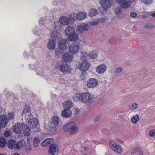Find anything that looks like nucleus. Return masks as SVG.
Instances as JSON below:
<instances>
[{"label": "nucleus", "instance_id": "obj_1", "mask_svg": "<svg viewBox=\"0 0 155 155\" xmlns=\"http://www.w3.org/2000/svg\"><path fill=\"white\" fill-rule=\"evenodd\" d=\"M51 39H49L47 44V48L49 50L55 49L56 46V41L59 40L61 38V35L58 32L54 31L51 34Z\"/></svg>", "mask_w": 155, "mask_h": 155}, {"label": "nucleus", "instance_id": "obj_2", "mask_svg": "<svg viewBox=\"0 0 155 155\" xmlns=\"http://www.w3.org/2000/svg\"><path fill=\"white\" fill-rule=\"evenodd\" d=\"M70 19L69 17L63 16L59 18L58 22H54L53 26L54 30L56 31H58L61 30L63 26L68 25L70 23Z\"/></svg>", "mask_w": 155, "mask_h": 155}, {"label": "nucleus", "instance_id": "obj_3", "mask_svg": "<svg viewBox=\"0 0 155 155\" xmlns=\"http://www.w3.org/2000/svg\"><path fill=\"white\" fill-rule=\"evenodd\" d=\"M64 33L68 39L71 41H76L79 39V35L75 32L74 27L71 26L67 27L64 30Z\"/></svg>", "mask_w": 155, "mask_h": 155}, {"label": "nucleus", "instance_id": "obj_4", "mask_svg": "<svg viewBox=\"0 0 155 155\" xmlns=\"http://www.w3.org/2000/svg\"><path fill=\"white\" fill-rule=\"evenodd\" d=\"M58 45L59 48H56L55 50V55L59 57L68 47V41L66 39H61L58 42Z\"/></svg>", "mask_w": 155, "mask_h": 155}, {"label": "nucleus", "instance_id": "obj_5", "mask_svg": "<svg viewBox=\"0 0 155 155\" xmlns=\"http://www.w3.org/2000/svg\"><path fill=\"white\" fill-rule=\"evenodd\" d=\"M87 16V14L86 13L84 12H80L77 14L73 13L72 14L71 17V19L74 21L77 20L81 21L84 19L86 18Z\"/></svg>", "mask_w": 155, "mask_h": 155}, {"label": "nucleus", "instance_id": "obj_6", "mask_svg": "<svg viewBox=\"0 0 155 155\" xmlns=\"http://www.w3.org/2000/svg\"><path fill=\"white\" fill-rule=\"evenodd\" d=\"M79 45L77 43L74 42L69 47V51L71 54L77 53L80 49Z\"/></svg>", "mask_w": 155, "mask_h": 155}, {"label": "nucleus", "instance_id": "obj_7", "mask_svg": "<svg viewBox=\"0 0 155 155\" xmlns=\"http://www.w3.org/2000/svg\"><path fill=\"white\" fill-rule=\"evenodd\" d=\"M57 68L61 72L66 74L70 73L72 70L70 66L67 64H58Z\"/></svg>", "mask_w": 155, "mask_h": 155}, {"label": "nucleus", "instance_id": "obj_8", "mask_svg": "<svg viewBox=\"0 0 155 155\" xmlns=\"http://www.w3.org/2000/svg\"><path fill=\"white\" fill-rule=\"evenodd\" d=\"M81 102L84 103H87L92 101L91 95L88 92H85L81 93Z\"/></svg>", "mask_w": 155, "mask_h": 155}, {"label": "nucleus", "instance_id": "obj_9", "mask_svg": "<svg viewBox=\"0 0 155 155\" xmlns=\"http://www.w3.org/2000/svg\"><path fill=\"white\" fill-rule=\"evenodd\" d=\"M58 147L57 144L53 143L50 145L48 151L49 155H58Z\"/></svg>", "mask_w": 155, "mask_h": 155}, {"label": "nucleus", "instance_id": "obj_10", "mask_svg": "<svg viewBox=\"0 0 155 155\" xmlns=\"http://www.w3.org/2000/svg\"><path fill=\"white\" fill-rule=\"evenodd\" d=\"M109 143L110 147L114 151L120 153L122 152V150L121 146L117 144L115 141H110Z\"/></svg>", "mask_w": 155, "mask_h": 155}, {"label": "nucleus", "instance_id": "obj_11", "mask_svg": "<svg viewBox=\"0 0 155 155\" xmlns=\"http://www.w3.org/2000/svg\"><path fill=\"white\" fill-rule=\"evenodd\" d=\"M77 30L79 33H82L84 31H89L91 29L90 26L85 23H82L78 25L77 28Z\"/></svg>", "mask_w": 155, "mask_h": 155}, {"label": "nucleus", "instance_id": "obj_12", "mask_svg": "<svg viewBox=\"0 0 155 155\" xmlns=\"http://www.w3.org/2000/svg\"><path fill=\"white\" fill-rule=\"evenodd\" d=\"M90 64L86 60L82 62L79 64V69L83 71H85L89 69Z\"/></svg>", "mask_w": 155, "mask_h": 155}, {"label": "nucleus", "instance_id": "obj_13", "mask_svg": "<svg viewBox=\"0 0 155 155\" xmlns=\"http://www.w3.org/2000/svg\"><path fill=\"white\" fill-rule=\"evenodd\" d=\"M72 54L68 52L64 53L62 57V60L66 63L71 62L74 59V56Z\"/></svg>", "mask_w": 155, "mask_h": 155}, {"label": "nucleus", "instance_id": "obj_14", "mask_svg": "<svg viewBox=\"0 0 155 155\" xmlns=\"http://www.w3.org/2000/svg\"><path fill=\"white\" fill-rule=\"evenodd\" d=\"M98 84L97 81L94 78H91L87 81V86L89 88H94L97 86Z\"/></svg>", "mask_w": 155, "mask_h": 155}, {"label": "nucleus", "instance_id": "obj_15", "mask_svg": "<svg viewBox=\"0 0 155 155\" xmlns=\"http://www.w3.org/2000/svg\"><path fill=\"white\" fill-rule=\"evenodd\" d=\"M23 124L21 123H16L13 127V132L17 134L20 133L23 129Z\"/></svg>", "mask_w": 155, "mask_h": 155}, {"label": "nucleus", "instance_id": "obj_16", "mask_svg": "<svg viewBox=\"0 0 155 155\" xmlns=\"http://www.w3.org/2000/svg\"><path fill=\"white\" fill-rule=\"evenodd\" d=\"M110 0H100V3L101 7L104 9L106 10L111 6Z\"/></svg>", "mask_w": 155, "mask_h": 155}, {"label": "nucleus", "instance_id": "obj_17", "mask_svg": "<svg viewBox=\"0 0 155 155\" xmlns=\"http://www.w3.org/2000/svg\"><path fill=\"white\" fill-rule=\"evenodd\" d=\"M59 118L57 116H54L52 117L51 122L50 124L51 127L55 128L58 125L59 123Z\"/></svg>", "mask_w": 155, "mask_h": 155}, {"label": "nucleus", "instance_id": "obj_18", "mask_svg": "<svg viewBox=\"0 0 155 155\" xmlns=\"http://www.w3.org/2000/svg\"><path fill=\"white\" fill-rule=\"evenodd\" d=\"M107 70V67L104 64H101L97 66L96 68V72L99 74L103 73Z\"/></svg>", "mask_w": 155, "mask_h": 155}, {"label": "nucleus", "instance_id": "obj_19", "mask_svg": "<svg viewBox=\"0 0 155 155\" xmlns=\"http://www.w3.org/2000/svg\"><path fill=\"white\" fill-rule=\"evenodd\" d=\"M8 120L6 119V116L2 115L0 116V126L3 127H5L7 126Z\"/></svg>", "mask_w": 155, "mask_h": 155}, {"label": "nucleus", "instance_id": "obj_20", "mask_svg": "<svg viewBox=\"0 0 155 155\" xmlns=\"http://www.w3.org/2000/svg\"><path fill=\"white\" fill-rule=\"evenodd\" d=\"M28 122L31 129L35 128L38 123L37 119L35 118L30 119Z\"/></svg>", "mask_w": 155, "mask_h": 155}, {"label": "nucleus", "instance_id": "obj_21", "mask_svg": "<svg viewBox=\"0 0 155 155\" xmlns=\"http://www.w3.org/2000/svg\"><path fill=\"white\" fill-rule=\"evenodd\" d=\"M72 114L71 110L68 109H64L61 112V115L65 118H69L71 117Z\"/></svg>", "mask_w": 155, "mask_h": 155}, {"label": "nucleus", "instance_id": "obj_22", "mask_svg": "<svg viewBox=\"0 0 155 155\" xmlns=\"http://www.w3.org/2000/svg\"><path fill=\"white\" fill-rule=\"evenodd\" d=\"M78 128L76 125L75 123L73 122L70 131V134H75L78 132Z\"/></svg>", "mask_w": 155, "mask_h": 155}, {"label": "nucleus", "instance_id": "obj_23", "mask_svg": "<svg viewBox=\"0 0 155 155\" xmlns=\"http://www.w3.org/2000/svg\"><path fill=\"white\" fill-rule=\"evenodd\" d=\"M62 104L63 107L65 109H69L73 106L72 102L69 100H67L64 102Z\"/></svg>", "mask_w": 155, "mask_h": 155}, {"label": "nucleus", "instance_id": "obj_24", "mask_svg": "<svg viewBox=\"0 0 155 155\" xmlns=\"http://www.w3.org/2000/svg\"><path fill=\"white\" fill-rule=\"evenodd\" d=\"M121 7L123 8H128L131 5V3L129 1H127L124 0L121 3H119Z\"/></svg>", "mask_w": 155, "mask_h": 155}, {"label": "nucleus", "instance_id": "obj_25", "mask_svg": "<svg viewBox=\"0 0 155 155\" xmlns=\"http://www.w3.org/2000/svg\"><path fill=\"white\" fill-rule=\"evenodd\" d=\"M73 122H68L65 124L63 126V129L65 132L70 131V129Z\"/></svg>", "mask_w": 155, "mask_h": 155}, {"label": "nucleus", "instance_id": "obj_26", "mask_svg": "<svg viewBox=\"0 0 155 155\" xmlns=\"http://www.w3.org/2000/svg\"><path fill=\"white\" fill-rule=\"evenodd\" d=\"M8 147L11 149L16 148V141L14 140H9L7 144Z\"/></svg>", "mask_w": 155, "mask_h": 155}, {"label": "nucleus", "instance_id": "obj_27", "mask_svg": "<svg viewBox=\"0 0 155 155\" xmlns=\"http://www.w3.org/2000/svg\"><path fill=\"white\" fill-rule=\"evenodd\" d=\"M53 141V139L51 138H47L43 141L41 144L43 147H45L48 146V144L52 142Z\"/></svg>", "mask_w": 155, "mask_h": 155}, {"label": "nucleus", "instance_id": "obj_28", "mask_svg": "<svg viewBox=\"0 0 155 155\" xmlns=\"http://www.w3.org/2000/svg\"><path fill=\"white\" fill-rule=\"evenodd\" d=\"M98 55V52L96 50H94L89 52V55L91 59L96 58Z\"/></svg>", "mask_w": 155, "mask_h": 155}, {"label": "nucleus", "instance_id": "obj_29", "mask_svg": "<svg viewBox=\"0 0 155 155\" xmlns=\"http://www.w3.org/2000/svg\"><path fill=\"white\" fill-rule=\"evenodd\" d=\"M23 130L24 134L26 136H29L31 132L30 128H29L28 126L27 125L24 127V128Z\"/></svg>", "mask_w": 155, "mask_h": 155}, {"label": "nucleus", "instance_id": "obj_30", "mask_svg": "<svg viewBox=\"0 0 155 155\" xmlns=\"http://www.w3.org/2000/svg\"><path fill=\"white\" fill-rule=\"evenodd\" d=\"M131 120L132 123L136 124L139 120V117L138 114H136L131 117Z\"/></svg>", "mask_w": 155, "mask_h": 155}, {"label": "nucleus", "instance_id": "obj_31", "mask_svg": "<svg viewBox=\"0 0 155 155\" xmlns=\"http://www.w3.org/2000/svg\"><path fill=\"white\" fill-rule=\"evenodd\" d=\"M97 13V11L96 9L92 8L89 10L88 15L91 17H93L96 15Z\"/></svg>", "mask_w": 155, "mask_h": 155}, {"label": "nucleus", "instance_id": "obj_32", "mask_svg": "<svg viewBox=\"0 0 155 155\" xmlns=\"http://www.w3.org/2000/svg\"><path fill=\"white\" fill-rule=\"evenodd\" d=\"M81 94L76 93L73 97V99L74 101H78L81 102Z\"/></svg>", "mask_w": 155, "mask_h": 155}, {"label": "nucleus", "instance_id": "obj_33", "mask_svg": "<svg viewBox=\"0 0 155 155\" xmlns=\"http://www.w3.org/2000/svg\"><path fill=\"white\" fill-rule=\"evenodd\" d=\"M6 144L5 139L3 137H0V147L2 148L4 147Z\"/></svg>", "mask_w": 155, "mask_h": 155}, {"label": "nucleus", "instance_id": "obj_34", "mask_svg": "<svg viewBox=\"0 0 155 155\" xmlns=\"http://www.w3.org/2000/svg\"><path fill=\"white\" fill-rule=\"evenodd\" d=\"M25 144V142L23 140H21L16 143V148L19 149L22 148Z\"/></svg>", "mask_w": 155, "mask_h": 155}, {"label": "nucleus", "instance_id": "obj_35", "mask_svg": "<svg viewBox=\"0 0 155 155\" xmlns=\"http://www.w3.org/2000/svg\"><path fill=\"white\" fill-rule=\"evenodd\" d=\"M115 13L116 15L120 16L122 14V12L120 7H117L115 8Z\"/></svg>", "mask_w": 155, "mask_h": 155}, {"label": "nucleus", "instance_id": "obj_36", "mask_svg": "<svg viewBox=\"0 0 155 155\" xmlns=\"http://www.w3.org/2000/svg\"><path fill=\"white\" fill-rule=\"evenodd\" d=\"M40 143L39 139L37 137H35L34 140V145L35 147H38Z\"/></svg>", "mask_w": 155, "mask_h": 155}, {"label": "nucleus", "instance_id": "obj_37", "mask_svg": "<svg viewBox=\"0 0 155 155\" xmlns=\"http://www.w3.org/2000/svg\"><path fill=\"white\" fill-rule=\"evenodd\" d=\"M81 56L80 57V60L82 61L86 60V58L87 56V54L86 52L82 51L81 52Z\"/></svg>", "mask_w": 155, "mask_h": 155}, {"label": "nucleus", "instance_id": "obj_38", "mask_svg": "<svg viewBox=\"0 0 155 155\" xmlns=\"http://www.w3.org/2000/svg\"><path fill=\"white\" fill-rule=\"evenodd\" d=\"M140 2L143 3L146 5L151 4L152 3V0H140Z\"/></svg>", "mask_w": 155, "mask_h": 155}, {"label": "nucleus", "instance_id": "obj_39", "mask_svg": "<svg viewBox=\"0 0 155 155\" xmlns=\"http://www.w3.org/2000/svg\"><path fill=\"white\" fill-rule=\"evenodd\" d=\"M14 113L12 112L9 113L8 115V117L9 120H12L14 119Z\"/></svg>", "mask_w": 155, "mask_h": 155}, {"label": "nucleus", "instance_id": "obj_40", "mask_svg": "<svg viewBox=\"0 0 155 155\" xmlns=\"http://www.w3.org/2000/svg\"><path fill=\"white\" fill-rule=\"evenodd\" d=\"M138 106V104L137 103H134L130 105L129 108L131 110H134L136 109L137 108Z\"/></svg>", "mask_w": 155, "mask_h": 155}, {"label": "nucleus", "instance_id": "obj_41", "mask_svg": "<svg viewBox=\"0 0 155 155\" xmlns=\"http://www.w3.org/2000/svg\"><path fill=\"white\" fill-rule=\"evenodd\" d=\"M123 70V68L121 67H118L116 68L114 71V73L116 74H118L120 73Z\"/></svg>", "mask_w": 155, "mask_h": 155}, {"label": "nucleus", "instance_id": "obj_42", "mask_svg": "<svg viewBox=\"0 0 155 155\" xmlns=\"http://www.w3.org/2000/svg\"><path fill=\"white\" fill-rule=\"evenodd\" d=\"M25 150L28 153L30 152L31 150V148L30 145L28 144L26 145L25 147Z\"/></svg>", "mask_w": 155, "mask_h": 155}, {"label": "nucleus", "instance_id": "obj_43", "mask_svg": "<svg viewBox=\"0 0 155 155\" xmlns=\"http://www.w3.org/2000/svg\"><path fill=\"white\" fill-rule=\"evenodd\" d=\"M87 76V74L85 72H82L81 73L80 76V78L81 80H83L86 78Z\"/></svg>", "mask_w": 155, "mask_h": 155}, {"label": "nucleus", "instance_id": "obj_44", "mask_svg": "<svg viewBox=\"0 0 155 155\" xmlns=\"http://www.w3.org/2000/svg\"><path fill=\"white\" fill-rule=\"evenodd\" d=\"M144 27L147 28H153L154 27V26L151 24H147L145 25Z\"/></svg>", "mask_w": 155, "mask_h": 155}, {"label": "nucleus", "instance_id": "obj_45", "mask_svg": "<svg viewBox=\"0 0 155 155\" xmlns=\"http://www.w3.org/2000/svg\"><path fill=\"white\" fill-rule=\"evenodd\" d=\"M30 110V108L29 107H28L26 108H25L22 114H25L27 113H28Z\"/></svg>", "mask_w": 155, "mask_h": 155}, {"label": "nucleus", "instance_id": "obj_46", "mask_svg": "<svg viewBox=\"0 0 155 155\" xmlns=\"http://www.w3.org/2000/svg\"><path fill=\"white\" fill-rule=\"evenodd\" d=\"M149 135L150 137H153L155 135V130H153L150 131Z\"/></svg>", "mask_w": 155, "mask_h": 155}, {"label": "nucleus", "instance_id": "obj_47", "mask_svg": "<svg viewBox=\"0 0 155 155\" xmlns=\"http://www.w3.org/2000/svg\"><path fill=\"white\" fill-rule=\"evenodd\" d=\"M98 24V22L97 21H91L89 22V24L90 25L94 26L97 25Z\"/></svg>", "mask_w": 155, "mask_h": 155}, {"label": "nucleus", "instance_id": "obj_48", "mask_svg": "<svg viewBox=\"0 0 155 155\" xmlns=\"http://www.w3.org/2000/svg\"><path fill=\"white\" fill-rule=\"evenodd\" d=\"M130 16L132 18H135L137 16V14L134 12H131L130 13Z\"/></svg>", "mask_w": 155, "mask_h": 155}, {"label": "nucleus", "instance_id": "obj_49", "mask_svg": "<svg viewBox=\"0 0 155 155\" xmlns=\"http://www.w3.org/2000/svg\"><path fill=\"white\" fill-rule=\"evenodd\" d=\"M4 136L5 137H7L9 136V133L8 131H5L4 134Z\"/></svg>", "mask_w": 155, "mask_h": 155}, {"label": "nucleus", "instance_id": "obj_50", "mask_svg": "<svg viewBox=\"0 0 155 155\" xmlns=\"http://www.w3.org/2000/svg\"><path fill=\"white\" fill-rule=\"evenodd\" d=\"M100 118V116L99 115L97 116L94 119V120L95 122L98 121Z\"/></svg>", "mask_w": 155, "mask_h": 155}, {"label": "nucleus", "instance_id": "obj_51", "mask_svg": "<svg viewBox=\"0 0 155 155\" xmlns=\"http://www.w3.org/2000/svg\"><path fill=\"white\" fill-rule=\"evenodd\" d=\"M45 21V19L42 18H40L39 20V23L40 24H41L44 22Z\"/></svg>", "mask_w": 155, "mask_h": 155}, {"label": "nucleus", "instance_id": "obj_52", "mask_svg": "<svg viewBox=\"0 0 155 155\" xmlns=\"http://www.w3.org/2000/svg\"><path fill=\"white\" fill-rule=\"evenodd\" d=\"M80 110L78 108H76L75 109L74 112L75 114H78L80 112Z\"/></svg>", "mask_w": 155, "mask_h": 155}, {"label": "nucleus", "instance_id": "obj_53", "mask_svg": "<svg viewBox=\"0 0 155 155\" xmlns=\"http://www.w3.org/2000/svg\"><path fill=\"white\" fill-rule=\"evenodd\" d=\"M105 21V19L104 18H100L98 20L99 22H104Z\"/></svg>", "mask_w": 155, "mask_h": 155}, {"label": "nucleus", "instance_id": "obj_54", "mask_svg": "<svg viewBox=\"0 0 155 155\" xmlns=\"http://www.w3.org/2000/svg\"><path fill=\"white\" fill-rule=\"evenodd\" d=\"M129 1L130 2V3H131L132 2H136L137 1V0H129Z\"/></svg>", "mask_w": 155, "mask_h": 155}, {"label": "nucleus", "instance_id": "obj_55", "mask_svg": "<svg viewBox=\"0 0 155 155\" xmlns=\"http://www.w3.org/2000/svg\"><path fill=\"white\" fill-rule=\"evenodd\" d=\"M136 152V150H133L131 152V153L132 154H134Z\"/></svg>", "mask_w": 155, "mask_h": 155}, {"label": "nucleus", "instance_id": "obj_56", "mask_svg": "<svg viewBox=\"0 0 155 155\" xmlns=\"http://www.w3.org/2000/svg\"><path fill=\"white\" fill-rule=\"evenodd\" d=\"M151 16L152 17H155V12H154V13L151 14Z\"/></svg>", "mask_w": 155, "mask_h": 155}, {"label": "nucleus", "instance_id": "obj_57", "mask_svg": "<svg viewBox=\"0 0 155 155\" xmlns=\"http://www.w3.org/2000/svg\"><path fill=\"white\" fill-rule=\"evenodd\" d=\"M30 69H34V66L33 65H32L30 67Z\"/></svg>", "mask_w": 155, "mask_h": 155}, {"label": "nucleus", "instance_id": "obj_58", "mask_svg": "<svg viewBox=\"0 0 155 155\" xmlns=\"http://www.w3.org/2000/svg\"><path fill=\"white\" fill-rule=\"evenodd\" d=\"M38 30V29L37 28V31H34L35 33H36L37 32H38L39 31V30Z\"/></svg>", "mask_w": 155, "mask_h": 155}, {"label": "nucleus", "instance_id": "obj_59", "mask_svg": "<svg viewBox=\"0 0 155 155\" xmlns=\"http://www.w3.org/2000/svg\"><path fill=\"white\" fill-rule=\"evenodd\" d=\"M13 155H20L19 154H18V153H15Z\"/></svg>", "mask_w": 155, "mask_h": 155}, {"label": "nucleus", "instance_id": "obj_60", "mask_svg": "<svg viewBox=\"0 0 155 155\" xmlns=\"http://www.w3.org/2000/svg\"><path fill=\"white\" fill-rule=\"evenodd\" d=\"M2 111V108H1V106H0V113H1V111Z\"/></svg>", "mask_w": 155, "mask_h": 155}, {"label": "nucleus", "instance_id": "obj_61", "mask_svg": "<svg viewBox=\"0 0 155 155\" xmlns=\"http://www.w3.org/2000/svg\"><path fill=\"white\" fill-rule=\"evenodd\" d=\"M140 155H143V153L142 152H140Z\"/></svg>", "mask_w": 155, "mask_h": 155}, {"label": "nucleus", "instance_id": "obj_62", "mask_svg": "<svg viewBox=\"0 0 155 155\" xmlns=\"http://www.w3.org/2000/svg\"><path fill=\"white\" fill-rule=\"evenodd\" d=\"M84 148L85 150H86L87 149V147H84Z\"/></svg>", "mask_w": 155, "mask_h": 155}, {"label": "nucleus", "instance_id": "obj_63", "mask_svg": "<svg viewBox=\"0 0 155 155\" xmlns=\"http://www.w3.org/2000/svg\"><path fill=\"white\" fill-rule=\"evenodd\" d=\"M0 155H4L3 154H0Z\"/></svg>", "mask_w": 155, "mask_h": 155}, {"label": "nucleus", "instance_id": "obj_64", "mask_svg": "<svg viewBox=\"0 0 155 155\" xmlns=\"http://www.w3.org/2000/svg\"><path fill=\"white\" fill-rule=\"evenodd\" d=\"M27 140H29V139H28V138H27Z\"/></svg>", "mask_w": 155, "mask_h": 155}]
</instances>
